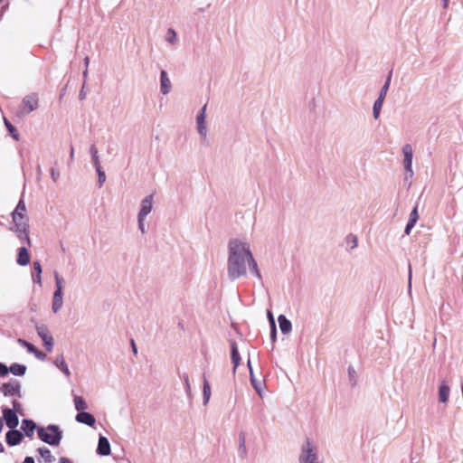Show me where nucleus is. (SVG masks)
I'll return each instance as SVG.
<instances>
[{"mask_svg":"<svg viewBox=\"0 0 463 463\" xmlns=\"http://www.w3.org/2000/svg\"><path fill=\"white\" fill-rule=\"evenodd\" d=\"M39 107V97L36 93H31L26 95L19 107L15 110V115L18 118H22L24 115H27L33 110L37 109Z\"/></svg>","mask_w":463,"mask_h":463,"instance_id":"nucleus-4","label":"nucleus"},{"mask_svg":"<svg viewBox=\"0 0 463 463\" xmlns=\"http://www.w3.org/2000/svg\"><path fill=\"white\" fill-rule=\"evenodd\" d=\"M85 62H86V64H88V63H89V57H86V59H85Z\"/></svg>","mask_w":463,"mask_h":463,"instance_id":"nucleus-53","label":"nucleus"},{"mask_svg":"<svg viewBox=\"0 0 463 463\" xmlns=\"http://www.w3.org/2000/svg\"><path fill=\"white\" fill-rule=\"evenodd\" d=\"M59 463H72L69 458L65 457H61L59 460Z\"/></svg>","mask_w":463,"mask_h":463,"instance_id":"nucleus-47","label":"nucleus"},{"mask_svg":"<svg viewBox=\"0 0 463 463\" xmlns=\"http://www.w3.org/2000/svg\"><path fill=\"white\" fill-rule=\"evenodd\" d=\"M206 109V105L203 106L200 115L197 117V125L198 131L201 135H205V126H204V112Z\"/></svg>","mask_w":463,"mask_h":463,"instance_id":"nucleus-21","label":"nucleus"},{"mask_svg":"<svg viewBox=\"0 0 463 463\" xmlns=\"http://www.w3.org/2000/svg\"><path fill=\"white\" fill-rule=\"evenodd\" d=\"M160 80H161V91L163 94H167L171 90V82H170V80L167 77V74L165 71H161Z\"/></svg>","mask_w":463,"mask_h":463,"instance_id":"nucleus-17","label":"nucleus"},{"mask_svg":"<svg viewBox=\"0 0 463 463\" xmlns=\"http://www.w3.org/2000/svg\"><path fill=\"white\" fill-rule=\"evenodd\" d=\"M8 372V367L5 364L0 363V376L7 375Z\"/></svg>","mask_w":463,"mask_h":463,"instance_id":"nucleus-34","label":"nucleus"},{"mask_svg":"<svg viewBox=\"0 0 463 463\" xmlns=\"http://www.w3.org/2000/svg\"><path fill=\"white\" fill-rule=\"evenodd\" d=\"M248 366H249V368H250V380H251V383H252V384H253L254 388H255L256 390H258V387H257V385H256V383H255V380H254V378H253V373H252V370H251V367H250V361L248 362Z\"/></svg>","mask_w":463,"mask_h":463,"instance_id":"nucleus-39","label":"nucleus"},{"mask_svg":"<svg viewBox=\"0 0 463 463\" xmlns=\"http://www.w3.org/2000/svg\"><path fill=\"white\" fill-rule=\"evenodd\" d=\"M3 427H4V420H3V419H0V432L3 430Z\"/></svg>","mask_w":463,"mask_h":463,"instance_id":"nucleus-50","label":"nucleus"},{"mask_svg":"<svg viewBox=\"0 0 463 463\" xmlns=\"http://www.w3.org/2000/svg\"><path fill=\"white\" fill-rule=\"evenodd\" d=\"M210 396H211V387H210V384H209L208 381L204 378V381H203V399H204V402L205 403L209 401Z\"/></svg>","mask_w":463,"mask_h":463,"instance_id":"nucleus-30","label":"nucleus"},{"mask_svg":"<svg viewBox=\"0 0 463 463\" xmlns=\"http://www.w3.org/2000/svg\"><path fill=\"white\" fill-rule=\"evenodd\" d=\"M62 306V292L60 290H55L52 300V310L53 312H58Z\"/></svg>","mask_w":463,"mask_h":463,"instance_id":"nucleus-19","label":"nucleus"},{"mask_svg":"<svg viewBox=\"0 0 463 463\" xmlns=\"http://www.w3.org/2000/svg\"><path fill=\"white\" fill-rule=\"evenodd\" d=\"M279 328L283 334H288L291 331V322L287 319L284 315H280L278 318Z\"/></svg>","mask_w":463,"mask_h":463,"instance_id":"nucleus-18","label":"nucleus"},{"mask_svg":"<svg viewBox=\"0 0 463 463\" xmlns=\"http://www.w3.org/2000/svg\"><path fill=\"white\" fill-rule=\"evenodd\" d=\"M391 78H392V71L390 72V74H389V76L387 78V80H386L385 84L383 85V89L381 90L380 96H379V98L377 99L382 100V101L384 100V98L386 96L387 90H388L389 86H390Z\"/></svg>","mask_w":463,"mask_h":463,"instance_id":"nucleus-28","label":"nucleus"},{"mask_svg":"<svg viewBox=\"0 0 463 463\" xmlns=\"http://www.w3.org/2000/svg\"><path fill=\"white\" fill-rule=\"evenodd\" d=\"M166 40L171 43H175V40H176V33L175 32V30L173 29H169L167 31V33H166Z\"/></svg>","mask_w":463,"mask_h":463,"instance_id":"nucleus-32","label":"nucleus"},{"mask_svg":"<svg viewBox=\"0 0 463 463\" xmlns=\"http://www.w3.org/2000/svg\"><path fill=\"white\" fill-rule=\"evenodd\" d=\"M38 452L47 463H52L55 459L54 457L52 455L51 450L47 448H40L38 449Z\"/></svg>","mask_w":463,"mask_h":463,"instance_id":"nucleus-25","label":"nucleus"},{"mask_svg":"<svg viewBox=\"0 0 463 463\" xmlns=\"http://www.w3.org/2000/svg\"><path fill=\"white\" fill-rule=\"evenodd\" d=\"M152 200L153 195H148L145 199H143L141 203V209L138 213V225L141 230V232H145L144 228V218L151 212L152 210Z\"/></svg>","mask_w":463,"mask_h":463,"instance_id":"nucleus-6","label":"nucleus"},{"mask_svg":"<svg viewBox=\"0 0 463 463\" xmlns=\"http://www.w3.org/2000/svg\"><path fill=\"white\" fill-rule=\"evenodd\" d=\"M383 101L377 99L373 104V117L375 119L379 118Z\"/></svg>","mask_w":463,"mask_h":463,"instance_id":"nucleus-31","label":"nucleus"},{"mask_svg":"<svg viewBox=\"0 0 463 463\" xmlns=\"http://www.w3.org/2000/svg\"><path fill=\"white\" fill-rule=\"evenodd\" d=\"M18 343L20 345H22L23 346H24L29 353L36 354L37 348L33 344H31L24 339H19Z\"/></svg>","mask_w":463,"mask_h":463,"instance_id":"nucleus-29","label":"nucleus"},{"mask_svg":"<svg viewBox=\"0 0 463 463\" xmlns=\"http://www.w3.org/2000/svg\"><path fill=\"white\" fill-rule=\"evenodd\" d=\"M8 370L14 375L22 376L26 372V367L23 364H13Z\"/></svg>","mask_w":463,"mask_h":463,"instance_id":"nucleus-24","label":"nucleus"},{"mask_svg":"<svg viewBox=\"0 0 463 463\" xmlns=\"http://www.w3.org/2000/svg\"><path fill=\"white\" fill-rule=\"evenodd\" d=\"M34 354L37 358L42 359V360H43V359H44V357H45V354H44L43 352L39 351L38 349H37L36 354Z\"/></svg>","mask_w":463,"mask_h":463,"instance_id":"nucleus-42","label":"nucleus"},{"mask_svg":"<svg viewBox=\"0 0 463 463\" xmlns=\"http://www.w3.org/2000/svg\"><path fill=\"white\" fill-rule=\"evenodd\" d=\"M4 122H5V125L8 130V132L10 133V135L15 139V140H18L19 139V134H18V131L16 130V128L6 119L5 118L4 119Z\"/></svg>","mask_w":463,"mask_h":463,"instance_id":"nucleus-27","label":"nucleus"},{"mask_svg":"<svg viewBox=\"0 0 463 463\" xmlns=\"http://www.w3.org/2000/svg\"><path fill=\"white\" fill-rule=\"evenodd\" d=\"M55 282L57 287L56 290H60V292H62L63 279L59 277V274L57 272H55Z\"/></svg>","mask_w":463,"mask_h":463,"instance_id":"nucleus-33","label":"nucleus"},{"mask_svg":"<svg viewBox=\"0 0 463 463\" xmlns=\"http://www.w3.org/2000/svg\"><path fill=\"white\" fill-rule=\"evenodd\" d=\"M105 173H102L99 175V183L100 184V185L105 182Z\"/></svg>","mask_w":463,"mask_h":463,"instance_id":"nucleus-44","label":"nucleus"},{"mask_svg":"<svg viewBox=\"0 0 463 463\" xmlns=\"http://www.w3.org/2000/svg\"><path fill=\"white\" fill-rule=\"evenodd\" d=\"M33 270L34 274H33V279L34 282L38 283L39 285L42 284V266L39 261L33 262Z\"/></svg>","mask_w":463,"mask_h":463,"instance_id":"nucleus-22","label":"nucleus"},{"mask_svg":"<svg viewBox=\"0 0 463 463\" xmlns=\"http://www.w3.org/2000/svg\"><path fill=\"white\" fill-rule=\"evenodd\" d=\"M185 383H186L187 385H189L188 376L185 377Z\"/></svg>","mask_w":463,"mask_h":463,"instance_id":"nucleus-51","label":"nucleus"},{"mask_svg":"<svg viewBox=\"0 0 463 463\" xmlns=\"http://www.w3.org/2000/svg\"><path fill=\"white\" fill-rule=\"evenodd\" d=\"M130 344H131L134 354L137 355V345H136V343H135L134 339H131Z\"/></svg>","mask_w":463,"mask_h":463,"instance_id":"nucleus-40","label":"nucleus"},{"mask_svg":"<svg viewBox=\"0 0 463 463\" xmlns=\"http://www.w3.org/2000/svg\"><path fill=\"white\" fill-rule=\"evenodd\" d=\"M92 160L95 166H99V165H100L98 155L92 156Z\"/></svg>","mask_w":463,"mask_h":463,"instance_id":"nucleus-41","label":"nucleus"},{"mask_svg":"<svg viewBox=\"0 0 463 463\" xmlns=\"http://www.w3.org/2000/svg\"><path fill=\"white\" fill-rule=\"evenodd\" d=\"M268 315H269V321H270V325H271V328H272V333L275 335V333H276V326H275L273 316H272V314L270 312H269Z\"/></svg>","mask_w":463,"mask_h":463,"instance_id":"nucleus-36","label":"nucleus"},{"mask_svg":"<svg viewBox=\"0 0 463 463\" xmlns=\"http://www.w3.org/2000/svg\"><path fill=\"white\" fill-rule=\"evenodd\" d=\"M35 428V423L31 420H24L22 421V430L29 438H33Z\"/></svg>","mask_w":463,"mask_h":463,"instance_id":"nucleus-16","label":"nucleus"},{"mask_svg":"<svg viewBox=\"0 0 463 463\" xmlns=\"http://www.w3.org/2000/svg\"><path fill=\"white\" fill-rule=\"evenodd\" d=\"M36 331L39 336L42 338L47 351L51 352L53 346V338L50 334L47 326L44 325L36 326Z\"/></svg>","mask_w":463,"mask_h":463,"instance_id":"nucleus-7","label":"nucleus"},{"mask_svg":"<svg viewBox=\"0 0 463 463\" xmlns=\"http://www.w3.org/2000/svg\"><path fill=\"white\" fill-rule=\"evenodd\" d=\"M449 387L447 384L442 383L439 389V401L440 402L446 403L449 400Z\"/></svg>","mask_w":463,"mask_h":463,"instance_id":"nucleus-20","label":"nucleus"},{"mask_svg":"<svg viewBox=\"0 0 463 463\" xmlns=\"http://www.w3.org/2000/svg\"><path fill=\"white\" fill-rule=\"evenodd\" d=\"M73 402L76 410L79 411L80 412L84 411V410L87 409V404L81 396H75Z\"/></svg>","mask_w":463,"mask_h":463,"instance_id":"nucleus-26","label":"nucleus"},{"mask_svg":"<svg viewBox=\"0 0 463 463\" xmlns=\"http://www.w3.org/2000/svg\"><path fill=\"white\" fill-rule=\"evenodd\" d=\"M347 239H348V240H349V239H351V242H353V246H352V248L356 247V245H357V240H356V237H355V236H349Z\"/></svg>","mask_w":463,"mask_h":463,"instance_id":"nucleus-43","label":"nucleus"},{"mask_svg":"<svg viewBox=\"0 0 463 463\" xmlns=\"http://www.w3.org/2000/svg\"><path fill=\"white\" fill-rule=\"evenodd\" d=\"M60 368L66 373V375H70V371H69L68 366L62 357H61Z\"/></svg>","mask_w":463,"mask_h":463,"instance_id":"nucleus-35","label":"nucleus"},{"mask_svg":"<svg viewBox=\"0 0 463 463\" xmlns=\"http://www.w3.org/2000/svg\"><path fill=\"white\" fill-rule=\"evenodd\" d=\"M4 450L3 445L0 443V452Z\"/></svg>","mask_w":463,"mask_h":463,"instance_id":"nucleus-52","label":"nucleus"},{"mask_svg":"<svg viewBox=\"0 0 463 463\" xmlns=\"http://www.w3.org/2000/svg\"><path fill=\"white\" fill-rule=\"evenodd\" d=\"M96 167V170L98 172V175H99L100 174L104 173L102 170H101V166L100 165H99V166H95Z\"/></svg>","mask_w":463,"mask_h":463,"instance_id":"nucleus-49","label":"nucleus"},{"mask_svg":"<svg viewBox=\"0 0 463 463\" xmlns=\"http://www.w3.org/2000/svg\"><path fill=\"white\" fill-rule=\"evenodd\" d=\"M418 220H419L418 207L415 206L410 214V218H409L408 223L405 228L406 234H408V235L410 234L411 229L414 227V225L416 224Z\"/></svg>","mask_w":463,"mask_h":463,"instance_id":"nucleus-15","label":"nucleus"},{"mask_svg":"<svg viewBox=\"0 0 463 463\" xmlns=\"http://www.w3.org/2000/svg\"><path fill=\"white\" fill-rule=\"evenodd\" d=\"M14 232L21 241H26L31 245V240L28 232V217L26 214V206L24 200H20L13 212Z\"/></svg>","mask_w":463,"mask_h":463,"instance_id":"nucleus-2","label":"nucleus"},{"mask_svg":"<svg viewBox=\"0 0 463 463\" xmlns=\"http://www.w3.org/2000/svg\"><path fill=\"white\" fill-rule=\"evenodd\" d=\"M37 433L40 439L53 446L59 445L62 438V432L56 425H49L47 428H38Z\"/></svg>","mask_w":463,"mask_h":463,"instance_id":"nucleus-3","label":"nucleus"},{"mask_svg":"<svg viewBox=\"0 0 463 463\" xmlns=\"http://www.w3.org/2000/svg\"><path fill=\"white\" fill-rule=\"evenodd\" d=\"M24 463H34V460L32 457H26Z\"/></svg>","mask_w":463,"mask_h":463,"instance_id":"nucleus-48","label":"nucleus"},{"mask_svg":"<svg viewBox=\"0 0 463 463\" xmlns=\"http://www.w3.org/2000/svg\"><path fill=\"white\" fill-rule=\"evenodd\" d=\"M17 263L21 266H26L30 262V254L25 247H21L18 250Z\"/></svg>","mask_w":463,"mask_h":463,"instance_id":"nucleus-14","label":"nucleus"},{"mask_svg":"<svg viewBox=\"0 0 463 463\" xmlns=\"http://www.w3.org/2000/svg\"><path fill=\"white\" fill-rule=\"evenodd\" d=\"M0 391L5 396L16 395L19 394L20 384L18 383H5L1 386Z\"/></svg>","mask_w":463,"mask_h":463,"instance_id":"nucleus-10","label":"nucleus"},{"mask_svg":"<svg viewBox=\"0 0 463 463\" xmlns=\"http://www.w3.org/2000/svg\"><path fill=\"white\" fill-rule=\"evenodd\" d=\"M90 153H91V156L98 155V149L95 146H90Z\"/></svg>","mask_w":463,"mask_h":463,"instance_id":"nucleus-46","label":"nucleus"},{"mask_svg":"<svg viewBox=\"0 0 463 463\" xmlns=\"http://www.w3.org/2000/svg\"><path fill=\"white\" fill-rule=\"evenodd\" d=\"M73 148H71V156L72 157L73 156Z\"/></svg>","mask_w":463,"mask_h":463,"instance_id":"nucleus-54","label":"nucleus"},{"mask_svg":"<svg viewBox=\"0 0 463 463\" xmlns=\"http://www.w3.org/2000/svg\"><path fill=\"white\" fill-rule=\"evenodd\" d=\"M300 463H319L311 442L307 439L302 448V453L299 458Z\"/></svg>","mask_w":463,"mask_h":463,"instance_id":"nucleus-5","label":"nucleus"},{"mask_svg":"<svg viewBox=\"0 0 463 463\" xmlns=\"http://www.w3.org/2000/svg\"><path fill=\"white\" fill-rule=\"evenodd\" d=\"M9 5V0H0V9L1 11H5Z\"/></svg>","mask_w":463,"mask_h":463,"instance_id":"nucleus-38","label":"nucleus"},{"mask_svg":"<svg viewBox=\"0 0 463 463\" xmlns=\"http://www.w3.org/2000/svg\"><path fill=\"white\" fill-rule=\"evenodd\" d=\"M76 420L88 426H93L96 422L94 416L86 411L79 412L76 415Z\"/></svg>","mask_w":463,"mask_h":463,"instance_id":"nucleus-13","label":"nucleus"},{"mask_svg":"<svg viewBox=\"0 0 463 463\" xmlns=\"http://www.w3.org/2000/svg\"><path fill=\"white\" fill-rule=\"evenodd\" d=\"M51 175L54 182H56L60 176V173L56 171L54 168H52L51 170Z\"/></svg>","mask_w":463,"mask_h":463,"instance_id":"nucleus-37","label":"nucleus"},{"mask_svg":"<svg viewBox=\"0 0 463 463\" xmlns=\"http://www.w3.org/2000/svg\"><path fill=\"white\" fill-rule=\"evenodd\" d=\"M402 153L404 156V167L405 169L412 174V156H413V150L411 145L406 144L402 147Z\"/></svg>","mask_w":463,"mask_h":463,"instance_id":"nucleus-9","label":"nucleus"},{"mask_svg":"<svg viewBox=\"0 0 463 463\" xmlns=\"http://www.w3.org/2000/svg\"><path fill=\"white\" fill-rule=\"evenodd\" d=\"M13 406H14V409L18 411L20 407H21V404L17 401H14L13 402Z\"/></svg>","mask_w":463,"mask_h":463,"instance_id":"nucleus-45","label":"nucleus"},{"mask_svg":"<svg viewBox=\"0 0 463 463\" xmlns=\"http://www.w3.org/2000/svg\"><path fill=\"white\" fill-rule=\"evenodd\" d=\"M229 250L228 273L230 278L235 279L246 275L247 266L250 267L254 275L260 278L257 263L247 243L241 242L236 239L232 240L229 244Z\"/></svg>","mask_w":463,"mask_h":463,"instance_id":"nucleus-1","label":"nucleus"},{"mask_svg":"<svg viewBox=\"0 0 463 463\" xmlns=\"http://www.w3.org/2000/svg\"><path fill=\"white\" fill-rule=\"evenodd\" d=\"M4 420L7 427L11 430L16 428L18 426L19 420L16 413L11 409H4L3 410Z\"/></svg>","mask_w":463,"mask_h":463,"instance_id":"nucleus-8","label":"nucleus"},{"mask_svg":"<svg viewBox=\"0 0 463 463\" xmlns=\"http://www.w3.org/2000/svg\"><path fill=\"white\" fill-rule=\"evenodd\" d=\"M240 360H241V357H240V354H239V352L237 349L236 343L232 342V361L234 365V367H233L234 371L238 367V365L240 364Z\"/></svg>","mask_w":463,"mask_h":463,"instance_id":"nucleus-23","label":"nucleus"},{"mask_svg":"<svg viewBox=\"0 0 463 463\" xmlns=\"http://www.w3.org/2000/svg\"><path fill=\"white\" fill-rule=\"evenodd\" d=\"M23 439V434L19 430H15L14 429L9 430L6 433V442L10 446L17 445L21 442Z\"/></svg>","mask_w":463,"mask_h":463,"instance_id":"nucleus-11","label":"nucleus"},{"mask_svg":"<svg viewBox=\"0 0 463 463\" xmlns=\"http://www.w3.org/2000/svg\"><path fill=\"white\" fill-rule=\"evenodd\" d=\"M97 452L102 456H108L110 454V445L106 437H99Z\"/></svg>","mask_w":463,"mask_h":463,"instance_id":"nucleus-12","label":"nucleus"}]
</instances>
